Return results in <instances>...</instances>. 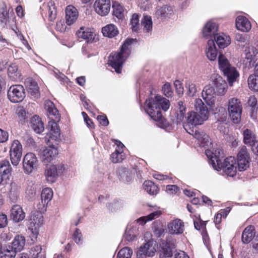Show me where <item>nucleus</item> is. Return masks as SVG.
<instances>
[{
	"label": "nucleus",
	"mask_w": 258,
	"mask_h": 258,
	"mask_svg": "<svg viewBox=\"0 0 258 258\" xmlns=\"http://www.w3.org/2000/svg\"><path fill=\"white\" fill-rule=\"evenodd\" d=\"M134 169L130 170L125 167L121 166L117 168L116 173L120 181L129 182L132 181L134 177Z\"/></svg>",
	"instance_id": "obj_21"
},
{
	"label": "nucleus",
	"mask_w": 258,
	"mask_h": 258,
	"mask_svg": "<svg viewBox=\"0 0 258 258\" xmlns=\"http://www.w3.org/2000/svg\"><path fill=\"white\" fill-rule=\"evenodd\" d=\"M76 35L79 38L85 40L88 43L94 41L95 34L89 28L82 27L76 32Z\"/></svg>",
	"instance_id": "obj_25"
},
{
	"label": "nucleus",
	"mask_w": 258,
	"mask_h": 258,
	"mask_svg": "<svg viewBox=\"0 0 258 258\" xmlns=\"http://www.w3.org/2000/svg\"><path fill=\"white\" fill-rule=\"evenodd\" d=\"M236 28L242 32H248L251 28L249 21L245 17L240 16L236 19Z\"/></svg>",
	"instance_id": "obj_31"
},
{
	"label": "nucleus",
	"mask_w": 258,
	"mask_h": 258,
	"mask_svg": "<svg viewBox=\"0 0 258 258\" xmlns=\"http://www.w3.org/2000/svg\"><path fill=\"white\" fill-rule=\"evenodd\" d=\"M206 154L210 160L212 166L215 168L218 165V163L223 161L224 158L223 151L220 148L216 149L213 151L207 150L206 151Z\"/></svg>",
	"instance_id": "obj_19"
},
{
	"label": "nucleus",
	"mask_w": 258,
	"mask_h": 258,
	"mask_svg": "<svg viewBox=\"0 0 258 258\" xmlns=\"http://www.w3.org/2000/svg\"><path fill=\"white\" fill-rule=\"evenodd\" d=\"M43 224V216L40 212L34 211L31 213L30 219L29 229H31L33 237L36 239L39 234V229Z\"/></svg>",
	"instance_id": "obj_10"
},
{
	"label": "nucleus",
	"mask_w": 258,
	"mask_h": 258,
	"mask_svg": "<svg viewBox=\"0 0 258 258\" xmlns=\"http://www.w3.org/2000/svg\"><path fill=\"white\" fill-rule=\"evenodd\" d=\"M165 233V230L163 227L156 228L154 230V235L158 238L163 237Z\"/></svg>",
	"instance_id": "obj_61"
},
{
	"label": "nucleus",
	"mask_w": 258,
	"mask_h": 258,
	"mask_svg": "<svg viewBox=\"0 0 258 258\" xmlns=\"http://www.w3.org/2000/svg\"><path fill=\"white\" fill-rule=\"evenodd\" d=\"M166 190L169 194H173L176 193L179 190V188L176 185H167Z\"/></svg>",
	"instance_id": "obj_59"
},
{
	"label": "nucleus",
	"mask_w": 258,
	"mask_h": 258,
	"mask_svg": "<svg viewBox=\"0 0 258 258\" xmlns=\"http://www.w3.org/2000/svg\"><path fill=\"white\" fill-rule=\"evenodd\" d=\"M216 91L214 87L210 85L206 86L202 93L203 99L209 105L213 104L214 101V95Z\"/></svg>",
	"instance_id": "obj_26"
},
{
	"label": "nucleus",
	"mask_w": 258,
	"mask_h": 258,
	"mask_svg": "<svg viewBox=\"0 0 258 258\" xmlns=\"http://www.w3.org/2000/svg\"><path fill=\"white\" fill-rule=\"evenodd\" d=\"M195 106L199 113L194 111L189 112L187 113L184 121V125H189L190 126L201 124L204 121L208 118L209 111L207 106L204 104L201 99H197L195 101Z\"/></svg>",
	"instance_id": "obj_2"
},
{
	"label": "nucleus",
	"mask_w": 258,
	"mask_h": 258,
	"mask_svg": "<svg viewBox=\"0 0 258 258\" xmlns=\"http://www.w3.org/2000/svg\"><path fill=\"white\" fill-rule=\"evenodd\" d=\"M237 165L240 171L245 170L249 166V154L245 146L240 148L237 156Z\"/></svg>",
	"instance_id": "obj_13"
},
{
	"label": "nucleus",
	"mask_w": 258,
	"mask_h": 258,
	"mask_svg": "<svg viewBox=\"0 0 258 258\" xmlns=\"http://www.w3.org/2000/svg\"><path fill=\"white\" fill-rule=\"evenodd\" d=\"M17 252L14 250L8 248L7 245L4 250V252L2 253L1 258H15Z\"/></svg>",
	"instance_id": "obj_53"
},
{
	"label": "nucleus",
	"mask_w": 258,
	"mask_h": 258,
	"mask_svg": "<svg viewBox=\"0 0 258 258\" xmlns=\"http://www.w3.org/2000/svg\"><path fill=\"white\" fill-rule=\"evenodd\" d=\"M218 29V25L215 23L209 22L203 28V36L206 38H212L213 36L214 38L215 36L217 34Z\"/></svg>",
	"instance_id": "obj_28"
},
{
	"label": "nucleus",
	"mask_w": 258,
	"mask_h": 258,
	"mask_svg": "<svg viewBox=\"0 0 258 258\" xmlns=\"http://www.w3.org/2000/svg\"><path fill=\"white\" fill-rule=\"evenodd\" d=\"M38 160L36 155L32 153H27L23 159V168L25 173L30 174L37 169Z\"/></svg>",
	"instance_id": "obj_9"
},
{
	"label": "nucleus",
	"mask_w": 258,
	"mask_h": 258,
	"mask_svg": "<svg viewBox=\"0 0 258 258\" xmlns=\"http://www.w3.org/2000/svg\"><path fill=\"white\" fill-rule=\"evenodd\" d=\"M236 161L234 157L232 156L224 159L222 162L218 163L215 167L217 170L226 169V167H236Z\"/></svg>",
	"instance_id": "obj_42"
},
{
	"label": "nucleus",
	"mask_w": 258,
	"mask_h": 258,
	"mask_svg": "<svg viewBox=\"0 0 258 258\" xmlns=\"http://www.w3.org/2000/svg\"><path fill=\"white\" fill-rule=\"evenodd\" d=\"M113 9L112 14L119 20H122L124 17V10L123 7L118 2H113L112 4Z\"/></svg>",
	"instance_id": "obj_41"
},
{
	"label": "nucleus",
	"mask_w": 258,
	"mask_h": 258,
	"mask_svg": "<svg viewBox=\"0 0 258 258\" xmlns=\"http://www.w3.org/2000/svg\"><path fill=\"white\" fill-rule=\"evenodd\" d=\"M72 238L76 243H77V244L82 243L83 235H82L81 230L79 229L76 228L75 229V231H74V233L73 234Z\"/></svg>",
	"instance_id": "obj_55"
},
{
	"label": "nucleus",
	"mask_w": 258,
	"mask_h": 258,
	"mask_svg": "<svg viewBox=\"0 0 258 258\" xmlns=\"http://www.w3.org/2000/svg\"><path fill=\"white\" fill-rule=\"evenodd\" d=\"M132 254V249L128 247H125L118 251L117 258H131Z\"/></svg>",
	"instance_id": "obj_51"
},
{
	"label": "nucleus",
	"mask_w": 258,
	"mask_h": 258,
	"mask_svg": "<svg viewBox=\"0 0 258 258\" xmlns=\"http://www.w3.org/2000/svg\"><path fill=\"white\" fill-rule=\"evenodd\" d=\"M45 106L47 112V115L50 118L48 124V126L50 128L49 137L52 140H56L60 138V128L57 123V122L60 120V116L52 102H47Z\"/></svg>",
	"instance_id": "obj_3"
},
{
	"label": "nucleus",
	"mask_w": 258,
	"mask_h": 258,
	"mask_svg": "<svg viewBox=\"0 0 258 258\" xmlns=\"http://www.w3.org/2000/svg\"><path fill=\"white\" fill-rule=\"evenodd\" d=\"M208 221H203L199 216L194 220V224L195 229L199 231H201L203 238L206 240L208 237V233L207 230V223Z\"/></svg>",
	"instance_id": "obj_32"
},
{
	"label": "nucleus",
	"mask_w": 258,
	"mask_h": 258,
	"mask_svg": "<svg viewBox=\"0 0 258 258\" xmlns=\"http://www.w3.org/2000/svg\"><path fill=\"white\" fill-rule=\"evenodd\" d=\"M12 171V167L8 160L5 159L0 161V186L5 187L9 184Z\"/></svg>",
	"instance_id": "obj_7"
},
{
	"label": "nucleus",
	"mask_w": 258,
	"mask_h": 258,
	"mask_svg": "<svg viewBox=\"0 0 258 258\" xmlns=\"http://www.w3.org/2000/svg\"><path fill=\"white\" fill-rule=\"evenodd\" d=\"M206 54L208 58L210 60H215L217 56V50L213 39L208 40Z\"/></svg>",
	"instance_id": "obj_35"
},
{
	"label": "nucleus",
	"mask_w": 258,
	"mask_h": 258,
	"mask_svg": "<svg viewBox=\"0 0 258 258\" xmlns=\"http://www.w3.org/2000/svg\"><path fill=\"white\" fill-rule=\"evenodd\" d=\"M8 225V218L6 215L0 213V228L5 227Z\"/></svg>",
	"instance_id": "obj_60"
},
{
	"label": "nucleus",
	"mask_w": 258,
	"mask_h": 258,
	"mask_svg": "<svg viewBox=\"0 0 258 258\" xmlns=\"http://www.w3.org/2000/svg\"><path fill=\"white\" fill-rule=\"evenodd\" d=\"M184 128L186 131L192 135L202 145L209 142V136L203 131H200L197 126H190L189 125H184Z\"/></svg>",
	"instance_id": "obj_14"
},
{
	"label": "nucleus",
	"mask_w": 258,
	"mask_h": 258,
	"mask_svg": "<svg viewBox=\"0 0 258 258\" xmlns=\"http://www.w3.org/2000/svg\"><path fill=\"white\" fill-rule=\"evenodd\" d=\"M255 228L253 226L249 225L243 230L242 233L241 240L244 243H249L254 237Z\"/></svg>",
	"instance_id": "obj_36"
},
{
	"label": "nucleus",
	"mask_w": 258,
	"mask_h": 258,
	"mask_svg": "<svg viewBox=\"0 0 258 258\" xmlns=\"http://www.w3.org/2000/svg\"><path fill=\"white\" fill-rule=\"evenodd\" d=\"M53 191L50 188H45L42 191L41 199L44 203L48 204L52 199Z\"/></svg>",
	"instance_id": "obj_49"
},
{
	"label": "nucleus",
	"mask_w": 258,
	"mask_h": 258,
	"mask_svg": "<svg viewBox=\"0 0 258 258\" xmlns=\"http://www.w3.org/2000/svg\"><path fill=\"white\" fill-rule=\"evenodd\" d=\"M170 105L169 101L160 96L156 95L154 97H150L145 101V110L146 113L156 121L162 119V115L161 109L167 111Z\"/></svg>",
	"instance_id": "obj_1"
},
{
	"label": "nucleus",
	"mask_w": 258,
	"mask_h": 258,
	"mask_svg": "<svg viewBox=\"0 0 258 258\" xmlns=\"http://www.w3.org/2000/svg\"><path fill=\"white\" fill-rule=\"evenodd\" d=\"M228 115L234 123H238L241 120L242 104L240 100L236 97L229 98L227 101Z\"/></svg>",
	"instance_id": "obj_5"
},
{
	"label": "nucleus",
	"mask_w": 258,
	"mask_h": 258,
	"mask_svg": "<svg viewBox=\"0 0 258 258\" xmlns=\"http://www.w3.org/2000/svg\"><path fill=\"white\" fill-rule=\"evenodd\" d=\"M9 12L7 11V7L5 3L0 4V23L3 25H6L9 19Z\"/></svg>",
	"instance_id": "obj_45"
},
{
	"label": "nucleus",
	"mask_w": 258,
	"mask_h": 258,
	"mask_svg": "<svg viewBox=\"0 0 258 258\" xmlns=\"http://www.w3.org/2000/svg\"><path fill=\"white\" fill-rule=\"evenodd\" d=\"M8 97L12 102L17 103L22 101L25 97L23 86L16 85L10 87L8 91Z\"/></svg>",
	"instance_id": "obj_11"
},
{
	"label": "nucleus",
	"mask_w": 258,
	"mask_h": 258,
	"mask_svg": "<svg viewBox=\"0 0 258 258\" xmlns=\"http://www.w3.org/2000/svg\"><path fill=\"white\" fill-rule=\"evenodd\" d=\"M130 25H131V28L133 32H137L139 30L140 24H139V16L137 14L133 15L132 18L130 20Z\"/></svg>",
	"instance_id": "obj_50"
},
{
	"label": "nucleus",
	"mask_w": 258,
	"mask_h": 258,
	"mask_svg": "<svg viewBox=\"0 0 258 258\" xmlns=\"http://www.w3.org/2000/svg\"><path fill=\"white\" fill-rule=\"evenodd\" d=\"M173 13L172 8L171 6L165 5L157 9L155 15L158 19L163 20L169 18Z\"/></svg>",
	"instance_id": "obj_29"
},
{
	"label": "nucleus",
	"mask_w": 258,
	"mask_h": 258,
	"mask_svg": "<svg viewBox=\"0 0 258 258\" xmlns=\"http://www.w3.org/2000/svg\"><path fill=\"white\" fill-rule=\"evenodd\" d=\"M50 133L47 134L46 138L48 139L46 143L48 146L42 152V160L44 163L50 162L58 154V150L56 147L57 144V142L59 139L56 140H52L49 137Z\"/></svg>",
	"instance_id": "obj_6"
},
{
	"label": "nucleus",
	"mask_w": 258,
	"mask_h": 258,
	"mask_svg": "<svg viewBox=\"0 0 258 258\" xmlns=\"http://www.w3.org/2000/svg\"><path fill=\"white\" fill-rule=\"evenodd\" d=\"M153 241H148L145 244L141 245L137 252V258H145L147 256H153L156 251L155 248L153 246Z\"/></svg>",
	"instance_id": "obj_18"
},
{
	"label": "nucleus",
	"mask_w": 258,
	"mask_h": 258,
	"mask_svg": "<svg viewBox=\"0 0 258 258\" xmlns=\"http://www.w3.org/2000/svg\"><path fill=\"white\" fill-rule=\"evenodd\" d=\"M126 58L119 52H112L108 57V64L117 73L120 74L121 72L122 64Z\"/></svg>",
	"instance_id": "obj_12"
},
{
	"label": "nucleus",
	"mask_w": 258,
	"mask_h": 258,
	"mask_svg": "<svg viewBox=\"0 0 258 258\" xmlns=\"http://www.w3.org/2000/svg\"><path fill=\"white\" fill-rule=\"evenodd\" d=\"M249 88L253 91L258 92V76L255 74L249 75L247 79Z\"/></svg>",
	"instance_id": "obj_47"
},
{
	"label": "nucleus",
	"mask_w": 258,
	"mask_h": 258,
	"mask_svg": "<svg viewBox=\"0 0 258 258\" xmlns=\"http://www.w3.org/2000/svg\"><path fill=\"white\" fill-rule=\"evenodd\" d=\"M218 64L220 71L224 77H226L229 86H232L233 83L239 77V74L236 68L231 66L229 60L223 54H220L218 57Z\"/></svg>",
	"instance_id": "obj_4"
},
{
	"label": "nucleus",
	"mask_w": 258,
	"mask_h": 258,
	"mask_svg": "<svg viewBox=\"0 0 258 258\" xmlns=\"http://www.w3.org/2000/svg\"><path fill=\"white\" fill-rule=\"evenodd\" d=\"M168 228L172 234H181L184 231V223L180 219H174L168 224Z\"/></svg>",
	"instance_id": "obj_23"
},
{
	"label": "nucleus",
	"mask_w": 258,
	"mask_h": 258,
	"mask_svg": "<svg viewBox=\"0 0 258 258\" xmlns=\"http://www.w3.org/2000/svg\"><path fill=\"white\" fill-rule=\"evenodd\" d=\"M110 0H96L94 4L95 12L100 16H107L111 9Z\"/></svg>",
	"instance_id": "obj_16"
},
{
	"label": "nucleus",
	"mask_w": 258,
	"mask_h": 258,
	"mask_svg": "<svg viewBox=\"0 0 258 258\" xmlns=\"http://www.w3.org/2000/svg\"><path fill=\"white\" fill-rule=\"evenodd\" d=\"M162 91L163 94L168 97H171L173 94L171 86L168 83H166L163 85Z\"/></svg>",
	"instance_id": "obj_56"
},
{
	"label": "nucleus",
	"mask_w": 258,
	"mask_h": 258,
	"mask_svg": "<svg viewBox=\"0 0 258 258\" xmlns=\"http://www.w3.org/2000/svg\"><path fill=\"white\" fill-rule=\"evenodd\" d=\"M23 147L18 140H14L10 146L9 154L10 160L13 166H17L22 156Z\"/></svg>",
	"instance_id": "obj_8"
},
{
	"label": "nucleus",
	"mask_w": 258,
	"mask_h": 258,
	"mask_svg": "<svg viewBox=\"0 0 258 258\" xmlns=\"http://www.w3.org/2000/svg\"><path fill=\"white\" fill-rule=\"evenodd\" d=\"M214 84L216 89V93L218 95H223L227 91V84L222 78L216 79L214 81Z\"/></svg>",
	"instance_id": "obj_40"
},
{
	"label": "nucleus",
	"mask_w": 258,
	"mask_h": 258,
	"mask_svg": "<svg viewBox=\"0 0 258 258\" xmlns=\"http://www.w3.org/2000/svg\"><path fill=\"white\" fill-rule=\"evenodd\" d=\"M42 247L40 245H36L31 249V253L34 258H37L38 254L41 252Z\"/></svg>",
	"instance_id": "obj_57"
},
{
	"label": "nucleus",
	"mask_w": 258,
	"mask_h": 258,
	"mask_svg": "<svg viewBox=\"0 0 258 258\" xmlns=\"http://www.w3.org/2000/svg\"><path fill=\"white\" fill-rule=\"evenodd\" d=\"M134 42H136V39L127 38L121 46L119 52L124 55V57L127 58L131 54L132 44Z\"/></svg>",
	"instance_id": "obj_38"
},
{
	"label": "nucleus",
	"mask_w": 258,
	"mask_h": 258,
	"mask_svg": "<svg viewBox=\"0 0 258 258\" xmlns=\"http://www.w3.org/2000/svg\"><path fill=\"white\" fill-rule=\"evenodd\" d=\"M11 217L15 222H19L25 218V213L20 206L14 205L11 210Z\"/></svg>",
	"instance_id": "obj_30"
},
{
	"label": "nucleus",
	"mask_w": 258,
	"mask_h": 258,
	"mask_svg": "<svg viewBox=\"0 0 258 258\" xmlns=\"http://www.w3.org/2000/svg\"><path fill=\"white\" fill-rule=\"evenodd\" d=\"M142 24L144 26L147 32H149L152 29V21L150 16H145L142 21Z\"/></svg>",
	"instance_id": "obj_52"
},
{
	"label": "nucleus",
	"mask_w": 258,
	"mask_h": 258,
	"mask_svg": "<svg viewBox=\"0 0 258 258\" xmlns=\"http://www.w3.org/2000/svg\"><path fill=\"white\" fill-rule=\"evenodd\" d=\"M25 85L28 93L34 98L40 97L39 88L37 83L31 78L27 79Z\"/></svg>",
	"instance_id": "obj_27"
},
{
	"label": "nucleus",
	"mask_w": 258,
	"mask_h": 258,
	"mask_svg": "<svg viewBox=\"0 0 258 258\" xmlns=\"http://www.w3.org/2000/svg\"><path fill=\"white\" fill-rule=\"evenodd\" d=\"M243 142L245 145L251 146L258 142L255 134L251 130L246 128L242 132Z\"/></svg>",
	"instance_id": "obj_22"
},
{
	"label": "nucleus",
	"mask_w": 258,
	"mask_h": 258,
	"mask_svg": "<svg viewBox=\"0 0 258 258\" xmlns=\"http://www.w3.org/2000/svg\"><path fill=\"white\" fill-rule=\"evenodd\" d=\"M220 48L223 49L228 46L231 43V38L229 36L224 33L217 34L213 39Z\"/></svg>",
	"instance_id": "obj_33"
},
{
	"label": "nucleus",
	"mask_w": 258,
	"mask_h": 258,
	"mask_svg": "<svg viewBox=\"0 0 258 258\" xmlns=\"http://www.w3.org/2000/svg\"><path fill=\"white\" fill-rule=\"evenodd\" d=\"M176 247L173 240H162L161 249L160 250V258H169L173 256V251Z\"/></svg>",
	"instance_id": "obj_15"
},
{
	"label": "nucleus",
	"mask_w": 258,
	"mask_h": 258,
	"mask_svg": "<svg viewBox=\"0 0 258 258\" xmlns=\"http://www.w3.org/2000/svg\"><path fill=\"white\" fill-rule=\"evenodd\" d=\"M31 126L33 130L38 134L42 133L44 130L43 122L38 115H34L31 119Z\"/></svg>",
	"instance_id": "obj_39"
},
{
	"label": "nucleus",
	"mask_w": 258,
	"mask_h": 258,
	"mask_svg": "<svg viewBox=\"0 0 258 258\" xmlns=\"http://www.w3.org/2000/svg\"><path fill=\"white\" fill-rule=\"evenodd\" d=\"M229 212V210L226 209L220 210L215 216L214 222L216 227L220 229L221 228L220 224L222 221V218H226Z\"/></svg>",
	"instance_id": "obj_44"
},
{
	"label": "nucleus",
	"mask_w": 258,
	"mask_h": 258,
	"mask_svg": "<svg viewBox=\"0 0 258 258\" xmlns=\"http://www.w3.org/2000/svg\"><path fill=\"white\" fill-rule=\"evenodd\" d=\"M186 111V107L185 102L182 101H178L176 116L177 123L184 121L186 116L185 115Z\"/></svg>",
	"instance_id": "obj_37"
},
{
	"label": "nucleus",
	"mask_w": 258,
	"mask_h": 258,
	"mask_svg": "<svg viewBox=\"0 0 258 258\" xmlns=\"http://www.w3.org/2000/svg\"><path fill=\"white\" fill-rule=\"evenodd\" d=\"M78 17L77 9L73 6L70 5L67 7L66 9V20L68 25L74 23Z\"/></svg>",
	"instance_id": "obj_24"
},
{
	"label": "nucleus",
	"mask_w": 258,
	"mask_h": 258,
	"mask_svg": "<svg viewBox=\"0 0 258 258\" xmlns=\"http://www.w3.org/2000/svg\"><path fill=\"white\" fill-rule=\"evenodd\" d=\"M101 32L104 36L112 38L118 35L119 30L116 25L110 24L102 27Z\"/></svg>",
	"instance_id": "obj_34"
},
{
	"label": "nucleus",
	"mask_w": 258,
	"mask_h": 258,
	"mask_svg": "<svg viewBox=\"0 0 258 258\" xmlns=\"http://www.w3.org/2000/svg\"><path fill=\"white\" fill-rule=\"evenodd\" d=\"M8 133L0 128V142L5 143L8 141Z\"/></svg>",
	"instance_id": "obj_63"
},
{
	"label": "nucleus",
	"mask_w": 258,
	"mask_h": 258,
	"mask_svg": "<svg viewBox=\"0 0 258 258\" xmlns=\"http://www.w3.org/2000/svg\"><path fill=\"white\" fill-rule=\"evenodd\" d=\"M26 244L25 236L21 234H18L15 236L13 240L8 246V248L14 250L17 253L20 252L24 248Z\"/></svg>",
	"instance_id": "obj_20"
},
{
	"label": "nucleus",
	"mask_w": 258,
	"mask_h": 258,
	"mask_svg": "<svg viewBox=\"0 0 258 258\" xmlns=\"http://www.w3.org/2000/svg\"><path fill=\"white\" fill-rule=\"evenodd\" d=\"M223 170L227 175L233 177L236 174V167H226V169H223Z\"/></svg>",
	"instance_id": "obj_58"
},
{
	"label": "nucleus",
	"mask_w": 258,
	"mask_h": 258,
	"mask_svg": "<svg viewBox=\"0 0 258 258\" xmlns=\"http://www.w3.org/2000/svg\"><path fill=\"white\" fill-rule=\"evenodd\" d=\"M64 170V165H60L58 167L54 165L47 166L45 171V175L47 181L51 183L55 182L58 176V174L62 173V170Z\"/></svg>",
	"instance_id": "obj_17"
},
{
	"label": "nucleus",
	"mask_w": 258,
	"mask_h": 258,
	"mask_svg": "<svg viewBox=\"0 0 258 258\" xmlns=\"http://www.w3.org/2000/svg\"><path fill=\"white\" fill-rule=\"evenodd\" d=\"M97 120L102 125L107 126L109 124L108 120L106 115H98Z\"/></svg>",
	"instance_id": "obj_62"
},
{
	"label": "nucleus",
	"mask_w": 258,
	"mask_h": 258,
	"mask_svg": "<svg viewBox=\"0 0 258 258\" xmlns=\"http://www.w3.org/2000/svg\"><path fill=\"white\" fill-rule=\"evenodd\" d=\"M18 67L15 64H13L9 66L8 69V75L10 77H13V75L17 73Z\"/></svg>",
	"instance_id": "obj_64"
},
{
	"label": "nucleus",
	"mask_w": 258,
	"mask_h": 258,
	"mask_svg": "<svg viewBox=\"0 0 258 258\" xmlns=\"http://www.w3.org/2000/svg\"><path fill=\"white\" fill-rule=\"evenodd\" d=\"M257 102V99L254 96H250L247 101L248 105L251 107L250 116L253 119L256 118Z\"/></svg>",
	"instance_id": "obj_48"
},
{
	"label": "nucleus",
	"mask_w": 258,
	"mask_h": 258,
	"mask_svg": "<svg viewBox=\"0 0 258 258\" xmlns=\"http://www.w3.org/2000/svg\"><path fill=\"white\" fill-rule=\"evenodd\" d=\"M185 86L188 88V94L189 96H194L197 92L196 85L191 81H188L186 82Z\"/></svg>",
	"instance_id": "obj_54"
},
{
	"label": "nucleus",
	"mask_w": 258,
	"mask_h": 258,
	"mask_svg": "<svg viewBox=\"0 0 258 258\" xmlns=\"http://www.w3.org/2000/svg\"><path fill=\"white\" fill-rule=\"evenodd\" d=\"M125 158L123 150H115L110 156V160L112 163H117L122 162Z\"/></svg>",
	"instance_id": "obj_46"
},
{
	"label": "nucleus",
	"mask_w": 258,
	"mask_h": 258,
	"mask_svg": "<svg viewBox=\"0 0 258 258\" xmlns=\"http://www.w3.org/2000/svg\"><path fill=\"white\" fill-rule=\"evenodd\" d=\"M144 189L150 195H156L159 191V187L151 180L145 181L143 183Z\"/></svg>",
	"instance_id": "obj_43"
}]
</instances>
